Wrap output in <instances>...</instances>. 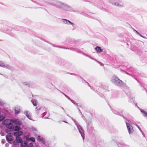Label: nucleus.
I'll return each instance as SVG.
<instances>
[{"instance_id": "obj_1", "label": "nucleus", "mask_w": 147, "mask_h": 147, "mask_svg": "<svg viewBox=\"0 0 147 147\" xmlns=\"http://www.w3.org/2000/svg\"><path fill=\"white\" fill-rule=\"evenodd\" d=\"M45 1L51 5L54 6L57 8L63 9L64 3L59 1H55L53 0H45Z\"/></svg>"}, {"instance_id": "obj_2", "label": "nucleus", "mask_w": 147, "mask_h": 147, "mask_svg": "<svg viewBox=\"0 0 147 147\" xmlns=\"http://www.w3.org/2000/svg\"><path fill=\"white\" fill-rule=\"evenodd\" d=\"M111 81L115 85L118 86H121L124 83L116 76H113L111 79Z\"/></svg>"}, {"instance_id": "obj_3", "label": "nucleus", "mask_w": 147, "mask_h": 147, "mask_svg": "<svg viewBox=\"0 0 147 147\" xmlns=\"http://www.w3.org/2000/svg\"><path fill=\"white\" fill-rule=\"evenodd\" d=\"M109 2L112 5L119 7H122L124 6V3L121 0H119L118 1H115V0H109Z\"/></svg>"}, {"instance_id": "obj_4", "label": "nucleus", "mask_w": 147, "mask_h": 147, "mask_svg": "<svg viewBox=\"0 0 147 147\" xmlns=\"http://www.w3.org/2000/svg\"><path fill=\"white\" fill-rule=\"evenodd\" d=\"M73 120L76 125L79 132L81 134L82 138L84 140V130L81 127V126L79 125L78 122L76 121L75 119H73Z\"/></svg>"}, {"instance_id": "obj_5", "label": "nucleus", "mask_w": 147, "mask_h": 147, "mask_svg": "<svg viewBox=\"0 0 147 147\" xmlns=\"http://www.w3.org/2000/svg\"><path fill=\"white\" fill-rule=\"evenodd\" d=\"M12 120L6 119L3 121V124L7 126V127L9 129H12L13 127V125L11 123Z\"/></svg>"}, {"instance_id": "obj_6", "label": "nucleus", "mask_w": 147, "mask_h": 147, "mask_svg": "<svg viewBox=\"0 0 147 147\" xmlns=\"http://www.w3.org/2000/svg\"><path fill=\"white\" fill-rule=\"evenodd\" d=\"M128 131L129 134H132L134 132V130L132 126L130 124L126 123Z\"/></svg>"}, {"instance_id": "obj_7", "label": "nucleus", "mask_w": 147, "mask_h": 147, "mask_svg": "<svg viewBox=\"0 0 147 147\" xmlns=\"http://www.w3.org/2000/svg\"><path fill=\"white\" fill-rule=\"evenodd\" d=\"M0 67L8 69H11V67L8 64L5 63L3 62L0 60Z\"/></svg>"}, {"instance_id": "obj_8", "label": "nucleus", "mask_w": 147, "mask_h": 147, "mask_svg": "<svg viewBox=\"0 0 147 147\" xmlns=\"http://www.w3.org/2000/svg\"><path fill=\"white\" fill-rule=\"evenodd\" d=\"M0 67L8 69H11V67L8 64L5 63L3 62L0 60Z\"/></svg>"}, {"instance_id": "obj_9", "label": "nucleus", "mask_w": 147, "mask_h": 147, "mask_svg": "<svg viewBox=\"0 0 147 147\" xmlns=\"http://www.w3.org/2000/svg\"><path fill=\"white\" fill-rule=\"evenodd\" d=\"M63 9L67 11H71L72 10V8L70 6L64 4Z\"/></svg>"}, {"instance_id": "obj_10", "label": "nucleus", "mask_w": 147, "mask_h": 147, "mask_svg": "<svg viewBox=\"0 0 147 147\" xmlns=\"http://www.w3.org/2000/svg\"><path fill=\"white\" fill-rule=\"evenodd\" d=\"M62 20L63 21V22L65 24H70L72 25L73 26H74L75 25V24L74 23L71 22L70 21H69L67 20L63 19Z\"/></svg>"}, {"instance_id": "obj_11", "label": "nucleus", "mask_w": 147, "mask_h": 147, "mask_svg": "<svg viewBox=\"0 0 147 147\" xmlns=\"http://www.w3.org/2000/svg\"><path fill=\"white\" fill-rule=\"evenodd\" d=\"M95 50L97 53H100L103 51V50L99 47L97 46L95 48Z\"/></svg>"}, {"instance_id": "obj_12", "label": "nucleus", "mask_w": 147, "mask_h": 147, "mask_svg": "<svg viewBox=\"0 0 147 147\" xmlns=\"http://www.w3.org/2000/svg\"><path fill=\"white\" fill-rule=\"evenodd\" d=\"M6 138L8 141H12L13 140V137L10 135H7L6 136Z\"/></svg>"}, {"instance_id": "obj_13", "label": "nucleus", "mask_w": 147, "mask_h": 147, "mask_svg": "<svg viewBox=\"0 0 147 147\" xmlns=\"http://www.w3.org/2000/svg\"><path fill=\"white\" fill-rule=\"evenodd\" d=\"M22 131H20L14 133V135L16 137H20V136L22 135Z\"/></svg>"}, {"instance_id": "obj_14", "label": "nucleus", "mask_w": 147, "mask_h": 147, "mask_svg": "<svg viewBox=\"0 0 147 147\" xmlns=\"http://www.w3.org/2000/svg\"><path fill=\"white\" fill-rule=\"evenodd\" d=\"M24 113L28 119L32 120L31 115L30 112L28 111H26L24 112Z\"/></svg>"}, {"instance_id": "obj_15", "label": "nucleus", "mask_w": 147, "mask_h": 147, "mask_svg": "<svg viewBox=\"0 0 147 147\" xmlns=\"http://www.w3.org/2000/svg\"><path fill=\"white\" fill-rule=\"evenodd\" d=\"M84 55L86 56V57H89V58H90V59H93L95 61H96V62H97L98 63L100 64V65H102V63L99 62L98 61H97V60H96V59H94V58H92V57H91L90 56H89V55H87L86 54H84Z\"/></svg>"}, {"instance_id": "obj_16", "label": "nucleus", "mask_w": 147, "mask_h": 147, "mask_svg": "<svg viewBox=\"0 0 147 147\" xmlns=\"http://www.w3.org/2000/svg\"><path fill=\"white\" fill-rule=\"evenodd\" d=\"M27 142L26 141H22L21 143V147H26L27 146Z\"/></svg>"}, {"instance_id": "obj_17", "label": "nucleus", "mask_w": 147, "mask_h": 147, "mask_svg": "<svg viewBox=\"0 0 147 147\" xmlns=\"http://www.w3.org/2000/svg\"><path fill=\"white\" fill-rule=\"evenodd\" d=\"M12 122L15 124L18 125H21L22 124L21 122L18 119H14L12 120Z\"/></svg>"}, {"instance_id": "obj_18", "label": "nucleus", "mask_w": 147, "mask_h": 147, "mask_svg": "<svg viewBox=\"0 0 147 147\" xmlns=\"http://www.w3.org/2000/svg\"><path fill=\"white\" fill-rule=\"evenodd\" d=\"M20 107L19 106L16 107L15 108V113L18 114L20 112Z\"/></svg>"}, {"instance_id": "obj_19", "label": "nucleus", "mask_w": 147, "mask_h": 147, "mask_svg": "<svg viewBox=\"0 0 147 147\" xmlns=\"http://www.w3.org/2000/svg\"><path fill=\"white\" fill-rule=\"evenodd\" d=\"M16 140L17 143H20L22 142V139L20 137H16Z\"/></svg>"}, {"instance_id": "obj_20", "label": "nucleus", "mask_w": 147, "mask_h": 147, "mask_svg": "<svg viewBox=\"0 0 147 147\" xmlns=\"http://www.w3.org/2000/svg\"><path fill=\"white\" fill-rule=\"evenodd\" d=\"M26 139L27 140H30L33 142H35V138L34 137H32L30 138L28 137H27Z\"/></svg>"}, {"instance_id": "obj_21", "label": "nucleus", "mask_w": 147, "mask_h": 147, "mask_svg": "<svg viewBox=\"0 0 147 147\" xmlns=\"http://www.w3.org/2000/svg\"><path fill=\"white\" fill-rule=\"evenodd\" d=\"M141 112L142 113L143 115L146 117H147V113L144 110L141 109Z\"/></svg>"}, {"instance_id": "obj_22", "label": "nucleus", "mask_w": 147, "mask_h": 147, "mask_svg": "<svg viewBox=\"0 0 147 147\" xmlns=\"http://www.w3.org/2000/svg\"><path fill=\"white\" fill-rule=\"evenodd\" d=\"M32 101L33 105L34 106H36L37 105V102L36 100L34 99L33 100H32Z\"/></svg>"}, {"instance_id": "obj_23", "label": "nucleus", "mask_w": 147, "mask_h": 147, "mask_svg": "<svg viewBox=\"0 0 147 147\" xmlns=\"http://www.w3.org/2000/svg\"><path fill=\"white\" fill-rule=\"evenodd\" d=\"M20 127L18 126H16L14 129V130L16 131H19L20 129Z\"/></svg>"}, {"instance_id": "obj_24", "label": "nucleus", "mask_w": 147, "mask_h": 147, "mask_svg": "<svg viewBox=\"0 0 147 147\" xmlns=\"http://www.w3.org/2000/svg\"><path fill=\"white\" fill-rule=\"evenodd\" d=\"M23 84L24 85L27 86H30V83L27 82H23Z\"/></svg>"}, {"instance_id": "obj_25", "label": "nucleus", "mask_w": 147, "mask_h": 147, "mask_svg": "<svg viewBox=\"0 0 147 147\" xmlns=\"http://www.w3.org/2000/svg\"><path fill=\"white\" fill-rule=\"evenodd\" d=\"M30 129L31 130L33 131H35L36 130V128L35 127L33 126L31 127Z\"/></svg>"}, {"instance_id": "obj_26", "label": "nucleus", "mask_w": 147, "mask_h": 147, "mask_svg": "<svg viewBox=\"0 0 147 147\" xmlns=\"http://www.w3.org/2000/svg\"><path fill=\"white\" fill-rule=\"evenodd\" d=\"M5 118V117L3 115H0V121L3 120Z\"/></svg>"}, {"instance_id": "obj_27", "label": "nucleus", "mask_w": 147, "mask_h": 147, "mask_svg": "<svg viewBox=\"0 0 147 147\" xmlns=\"http://www.w3.org/2000/svg\"><path fill=\"white\" fill-rule=\"evenodd\" d=\"M33 144L32 143H30L29 144H27V146L26 147H33Z\"/></svg>"}, {"instance_id": "obj_28", "label": "nucleus", "mask_w": 147, "mask_h": 147, "mask_svg": "<svg viewBox=\"0 0 147 147\" xmlns=\"http://www.w3.org/2000/svg\"><path fill=\"white\" fill-rule=\"evenodd\" d=\"M4 104V103L0 99V105H3Z\"/></svg>"}, {"instance_id": "obj_29", "label": "nucleus", "mask_w": 147, "mask_h": 147, "mask_svg": "<svg viewBox=\"0 0 147 147\" xmlns=\"http://www.w3.org/2000/svg\"><path fill=\"white\" fill-rule=\"evenodd\" d=\"M63 94L64 95H65V96L69 100H71V99H70V98L68 97L66 95H65V94H64V93H63Z\"/></svg>"}, {"instance_id": "obj_30", "label": "nucleus", "mask_w": 147, "mask_h": 147, "mask_svg": "<svg viewBox=\"0 0 147 147\" xmlns=\"http://www.w3.org/2000/svg\"><path fill=\"white\" fill-rule=\"evenodd\" d=\"M5 142V139H2L1 141V142L2 144H4Z\"/></svg>"}, {"instance_id": "obj_31", "label": "nucleus", "mask_w": 147, "mask_h": 147, "mask_svg": "<svg viewBox=\"0 0 147 147\" xmlns=\"http://www.w3.org/2000/svg\"><path fill=\"white\" fill-rule=\"evenodd\" d=\"M37 139L38 140H39L40 141H41V138L40 136H38L37 138Z\"/></svg>"}, {"instance_id": "obj_32", "label": "nucleus", "mask_w": 147, "mask_h": 147, "mask_svg": "<svg viewBox=\"0 0 147 147\" xmlns=\"http://www.w3.org/2000/svg\"><path fill=\"white\" fill-rule=\"evenodd\" d=\"M134 31H135L138 34H138H140V33L136 30H134Z\"/></svg>"}, {"instance_id": "obj_33", "label": "nucleus", "mask_w": 147, "mask_h": 147, "mask_svg": "<svg viewBox=\"0 0 147 147\" xmlns=\"http://www.w3.org/2000/svg\"><path fill=\"white\" fill-rule=\"evenodd\" d=\"M122 147H129V146L126 144H124Z\"/></svg>"}, {"instance_id": "obj_34", "label": "nucleus", "mask_w": 147, "mask_h": 147, "mask_svg": "<svg viewBox=\"0 0 147 147\" xmlns=\"http://www.w3.org/2000/svg\"><path fill=\"white\" fill-rule=\"evenodd\" d=\"M113 113L116 114H117V112L115 110H113Z\"/></svg>"}, {"instance_id": "obj_35", "label": "nucleus", "mask_w": 147, "mask_h": 147, "mask_svg": "<svg viewBox=\"0 0 147 147\" xmlns=\"http://www.w3.org/2000/svg\"><path fill=\"white\" fill-rule=\"evenodd\" d=\"M9 144H8V143H6L5 144V146L6 147H8L9 146Z\"/></svg>"}, {"instance_id": "obj_36", "label": "nucleus", "mask_w": 147, "mask_h": 147, "mask_svg": "<svg viewBox=\"0 0 147 147\" xmlns=\"http://www.w3.org/2000/svg\"><path fill=\"white\" fill-rule=\"evenodd\" d=\"M74 104H76V102L74 101L73 100H70Z\"/></svg>"}, {"instance_id": "obj_37", "label": "nucleus", "mask_w": 147, "mask_h": 147, "mask_svg": "<svg viewBox=\"0 0 147 147\" xmlns=\"http://www.w3.org/2000/svg\"><path fill=\"white\" fill-rule=\"evenodd\" d=\"M138 35H139L141 37H143V38H145V37H144L142 35L140 34H138Z\"/></svg>"}, {"instance_id": "obj_38", "label": "nucleus", "mask_w": 147, "mask_h": 147, "mask_svg": "<svg viewBox=\"0 0 147 147\" xmlns=\"http://www.w3.org/2000/svg\"><path fill=\"white\" fill-rule=\"evenodd\" d=\"M139 130H140V131L141 132H142V130H141V129H140V128H139Z\"/></svg>"}, {"instance_id": "obj_39", "label": "nucleus", "mask_w": 147, "mask_h": 147, "mask_svg": "<svg viewBox=\"0 0 147 147\" xmlns=\"http://www.w3.org/2000/svg\"><path fill=\"white\" fill-rule=\"evenodd\" d=\"M6 131L8 133L9 132V131H8V130H6Z\"/></svg>"}, {"instance_id": "obj_40", "label": "nucleus", "mask_w": 147, "mask_h": 147, "mask_svg": "<svg viewBox=\"0 0 147 147\" xmlns=\"http://www.w3.org/2000/svg\"><path fill=\"white\" fill-rule=\"evenodd\" d=\"M136 126L137 127L139 128H140L137 125H136Z\"/></svg>"}, {"instance_id": "obj_41", "label": "nucleus", "mask_w": 147, "mask_h": 147, "mask_svg": "<svg viewBox=\"0 0 147 147\" xmlns=\"http://www.w3.org/2000/svg\"><path fill=\"white\" fill-rule=\"evenodd\" d=\"M136 126L137 127L139 128H140L137 125H136Z\"/></svg>"}, {"instance_id": "obj_42", "label": "nucleus", "mask_w": 147, "mask_h": 147, "mask_svg": "<svg viewBox=\"0 0 147 147\" xmlns=\"http://www.w3.org/2000/svg\"><path fill=\"white\" fill-rule=\"evenodd\" d=\"M41 111V109H40V110H39V111H40H40Z\"/></svg>"}, {"instance_id": "obj_43", "label": "nucleus", "mask_w": 147, "mask_h": 147, "mask_svg": "<svg viewBox=\"0 0 147 147\" xmlns=\"http://www.w3.org/2000/svg\"><path fill=\"white\" fill-rule=\"evenodd\" d=\"M36 109H37V107H36Z\"/></svg>"}, {"instance_id": "obj_44", "label": "nucleus", "mask_w": 147, "mask_h": 147, "mask_svg": "<svg viewBox=\"0 0 147 147\" xmlns=\"http://www.w3.org/2000/svg\"><path fill=\"white\" fill-rule=\"evenodd\" d=\"M62 109L63 110L64 109L63 108H62Z\"/></svg>"}, {"instance_id": "obj_45", "label": "nucleus", "mask_w": 147, "mask_h": 147, "mask_svg": "<svg viewBox=\"0 0 147 147\" xmlns=\"http://www.w3.org/2000/svg\"><path fill=\"white\" fill-rule=\"evenodd\" d=\"M65 122V123H67V122Z\"/></svg>"}]
</instances>
